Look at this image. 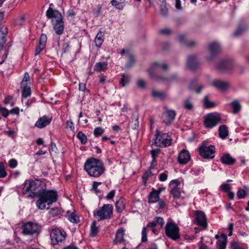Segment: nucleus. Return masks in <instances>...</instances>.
<instances>
[{
	"label": "nucleus",
	"mask_w": 249,
	"mask_h": 249,
	"mask_svg": "<svg viewBox=\"0 0 249 249\" xmlns=\"http://www.w3.org/2000/svg\"><path fill=\"white\" fill-rule=\"evenodd\" d=\"M38 197L39 198L36 202V206L38 209L44 210L46 208V204L48 206L47 208L48 209L50 205L57 200V194L55 191L46 190L43 188Z\"/></svg>",
	"instance_id": "nucleus-1"
},
{
	"label": "nucleus",
	"mask_w": 249,
	"mask_h": 249,
	"mask_svg": "<svg viewBox=\"0 0 249 249\" xmlns=\"http://www.w3.org/2000/svg\"><path fill=\"white\" fill-rule=\"evenodd\" d=\"M46 16L48 18L52 19V22L55 33L58 35L62 34L64 25L61 13L58 10L49 7L46 11Z\"/></svg>",
	"instance_id": "nucleus-2"
},
{
	"label": "nucleus",
	"mask_w": 249,
	"mask_h": 249,
	"mask_svg": "<svg viewBox=\"0 0 249 249\" xmlns=\"http://www.w3.org/2000/svg\"><path fill=\"white\" fill-rule=\"evenodd\" d=\"M84 168L90 176L95 178L99 177L105 171L102 162L99 160L93 158L87 160Z\"/></svg>",
	"instance_id": "nucleus-3"
},
{
	"label": "nucleus",
	"mask_w": 249,
	"mask_h": 249,
	"mask_svg": "<svg viewBox=\"0 0 249 249\" xmlns=\"http://www.w3.org/2000/svg\"><path fill=\"white\" fill-rule=\"evenodd\" d=\"M43 185L44 184L38 179L27 181L24 183V187L22 188V193L25 194L30 192L31 194L28 195V197L38 196L39 193L43 189Z\"/></svg>",
	"instance_id": "nucleus-4"
},
{
	"label": "nucleus",
	"mask_w": 249,
	"mask_h": 249,
	"mask_svg": "<svg viewBox=\"0 0 249 249\" xmlns=\"http://www.w3.org/2000/svg\"><path fill=\"white\" fill-rule=\"evenodd\" d=\"M154 144L160 147H164L169 146L172 143L171 138L166 133H161L157 130L154 139Z\"/></svg>",
	"instance_id": "nucleus-5"
},
{
	"label": "nucleus",
	"mask_w": 249,
	"mask_h": 249,
	"mask_svg": "<svg viewBox=\"0 0 249 249\" xmlns=\"http://www.w3.org/2000/svg\"><path fill=\"white\" fill-rule=\"evenodd\" d=\"M93 214L98 216L100 220L110 219L113 215V206L111 204H104Z\"/></svg>",
	"instance_id": "nucleus-6"
},
{
	"label": "nucleus",
	"mask_w": 249,
	"mask_h": 249,
	"mask_svg": "<svg viewBox=\"0 0 249 249\" xmlns=\"http://www.w3.org/2000/svg\"><path fill=\"white\" fill-rule=\"evenodd\" d=\"M66 233L57 228H53L50 232L52 244L53 245H59L65 240Z\"/></svg>",
	"instance_id": "nucleus-7"
},
{
	"label": "nucleus",
	"mask_w": 249,
	"mask_h": 249,
	"mask_svg": "<svg viewBox=\"0 0 249 249\" xmlns=\"http://www.w3.org/2000/svg\"><path fill=\"white\" fill-rule=\"evenodd\" d=\"M235 67L233 62L229 59H222L217 64L215 69L220 73H227L231 71Z\"/></svg>",
	"instance_id": "nucleus-8"
},
{
	"label": "nucleus",
	"mask_w": 249,
	"mask_h": 249,
	"mask_svg": "<svg viewBox=\"0 0 249 249\" xmlns=\"http://www.w3.org/2000/svg\"><path fill=\"white\" fill-rule=\"evenodd\" d=\"M166 235L174 240H177L180 238L179 234V228L174 223H167L165 226Z\"/></svg>",
	"instance_id": "nucleus-9"
},
{
	"label": "nucleus",
	"mask_w": 249,
	"mask_h": 249,
	"mask_svg": "<svg viewBox=\"0 0 249 249\" xmlns=\"http://www.w3.org/2000/svg\"><path fill=\"white\" fill-rule=\"evenodd\" d=\"M221 118L217 113H209L205 118L204 125L206 128H212L220 122Z\"/></svg>",
	"instance_id": "nucleus-10"
},
{
	"label": "nucleus",
	"mask_w": 249,
	"mask_h": 249,
	"mask_svg": "<svg viewBox=\"0 0 249 249\" xmlns=\"http://www.w3.org/2000/svg\"><path fill=\"white\" fill-rule=\"evenodd\" d=\"M22 230L23 234L33 235L39 232L40 227L37 224L28 222L22 226Z\"/></svg>",
	"instance_id": "nucleus-11"
},
{
	"label": "nucleus",
	"mask_w": 249,
	"mask_h": 249,
	"mask_svg": "<svg viewBox=\"0 0 249 249\" xmlns=\"http://www.w3.org/2000/svg\"><path fill=\"white\" fill-rule=\"evenodd\" d=\"M215 147L213 145H202L199 148V154L205 159H213L214 157Z\"/></svg>",
	"instance_id": "nucleus-12"
},
{
	"label": "nucleus",
	"mask_w": 249,
	"mask_h": 249,
	"mask_svg": "<svg viewBox=\"0 0 249 249\" xmlns=\"http://www.w3.org/2000/svg\"><path fill=\"white\" fill-rule=\"evenodd\" d=\"M211 86L222 92L227 91L231 87V84L227 81L214 79L211 83Z\"/></svg>",
	"instance_id": "nucleus-13"
},
{
	"label": "nucleus",
	"mask_w": 249,
	"mask_h": 249,
	"mask_svg": "<svg viewBox=\"0 0 249 249\" xmlns=\"http://www.w3.org/2000/svg\"><path fill=\"white\" fill-rule=\"evenodd\" d=\"M195 221L197 225L201 226L203 229L207 227V222L206 215L203 212L197 211L195 213Z\"/></svg>",
	"instance_id": "nucleus-14"
},
{
	"label": "nucleus",
	"mask_w": 249,
	"mask_h": 249,
	"mask_svg": "<svg viewBox=\"0 0 249 249\" xmlns=\"http://www.w3.org/2000/svg\"><path fill=\"white\" fill-rule=\"evenodd\" d=\"M159 68H161L163 70H167L168 68V66L167 64L165 63L160 64L158 62L154 63L147 71L151 78L156 77V71Z\"/></svg>",
	"instance_id": "nucleus-15"
},
{
	"label": "nucleus",
	"mask_w": 249,
	"mask_h": 249,
	"mask_svg": "<svg viewBox=\"0 0 249 249\" xmlns=\"http://www.w3.org/2000/svg\"><path fill=\"white\" fill-rule=\"evenodd\" d=\"M209 50L210 53V56L207 57L208 61H211L213 59V56L220 52L221 50V47L220 44L217 42H212L209 44Z\"/></svg>",
	"instance_id": "nucleus-16"
},
{
	"label": "nucleus",
	"mask_w": 249,
	"mask_h": 249,
	"mask_svg": "<svg viewBox=\"0 0 249 249\" xmlns=\"http://www.w3.org/2000/svg\"><path fill=\"white\" fill-rule=\"evenodd\" d=\"M187 67L191 70H195L198 68L200 65V62L195 55H191L188 57Z\"/></svg>",
	"instance_id": "nucleus-17"
},
{
	"label": "nucleus",
	"mask_w": 249,
	"mask_h": 249,
	"mask_svg": "<svg viewBox=\"0 0 249 249\" xmlns=\"http://www.w3.org/2000/svg\"><path fill=\"white\" fill-rule=\"evenodd\" d=\"M125 235V230L123 228L119 229L116 232L115 238L113 240V243L114 244H124L125 240L124 238Z\"/></svg>",
	"instance_id": "nucleus-18"
},
{
	"label": "nucleus",
	"mask_w": 249,
	"mask_h": 249,
	"mask_svg": "<svg viewBox=\"0 0 249 249\" xmlns=\"http://www.w3.org/2000/svg\"><path fill=\"white\" fill-rule=\"evenodd\" d=\"M52 121V118L43 116L39 118L35 124V126L38 128H43L49 125Z\"/></svg>",
	"instance_id": "nucleus-19"
},
{
	"label": "nucleus",
	"mask_w": 249,
	"mask_h": 249,
	"mask_svg": "<svg viewBox=\"0 0 249 249\" xmlns=\"http://www.w3.org/2000/svg\"><path fill=\"white\" fill-rule=\"evenodd\" d=\"M47 40V36L45 34H41L39 38L38 45L35 50V55H37L39 54L40 52L45 48Z\"/></svg>",
	"instance_id": "nucleus-20"
},
{
	"label": "nucleus",
	"mask_w": 249,
	"mask_h": 249,
	"mask_svg": "<svg viewBox=\"0 0 249 249\" xmlns=\"http://www.w3.org/2000/svg\"><path fill=\"white\" fill-rule=\"evenodd\" d=\"M191 157L189 152L186 149H183L178 156V161L182 164H186L190 160Z\"/></svg>",
	"instance_id": "nucleus-21"
},
{
	"label": "nucleus",
	"mask_w": 249,
	"mask_h": 249,
	"mask_svg": "<svg viewBox=\"0 0 249 249\" xmlns=\"http://www.w3.org/2000/svg\"><path fill=\"white\" fill-rule=\"evenodd\" d=\"M176 116V112L173 110H168L163 114V122L166 124H170L174 120Z\"/></svg>",
	"instance_id": "nucleus-22"
},
{
	"label": "nucleus",
	"mask_w": 249,
	"mask_h": 249,
	"mask_svg": "<svg viewBox=\"0 0 249 249\" xmlns=\"http://www.w3.org/2000/svg\"><path fill=\"white\" fill-rule=\"evenodd\" d=\"M222 162L225 164L232 165L235 162V159L229 154L224 155L221 159Z\"/></svg>",
	"instance_id": "nucleus-23"
},
{
	"label": "nucleus",
	"mask_w": 249,
	"mask_h": 249,
	"mask_svg": "<svg viewBox=\"0 0 249 249\" xmlns=\"http://www.w3.org/2000/svg\"><path fill=\"white\" fill-rule=\"evenodd\" d=\"M228 105L232 108L233 114L237 113L241 109V105L239 101L237 99L234 100Z\"/></svg>",
	"instance_id": "nucleus-24"
},
{
	"label": "nucleus",
	"mask_w": 249,
	"mask_h": 249,
	"mask_svg": "<svg viewBox=\"0 0 249 249\" xmlns=\"http://www.w3.org/2000/svg\"><path fill=\"white\" fill-rule=\"evenodd\" d=\"M218 132L219 137L222 139H225L229 135V131L227 126L226 125L220 126L218 129Z\"/></svg>",
	"instance_id": "nucleus-25"
},
{
	"label": "nucleus",
	"mask_w": 249,
	"mask_h": 249,
	"mask_svg": "<svg viewBox=\"0 0 249 249\" xmlns=\"http://www.w3.org/2000/svg\"><path fill=\"white\" fill-rule=\"evenodd\" d=\"M22 97L23 98H27L31 94V89L29 85H21Z\"/></svg>",
	"instance_id": "nucleus-26"
},
{
	"label": "nucleus",
	"mask_w": 249,
	"mask_h": 249,
	"mask_svg": "<svg viewBox=\"0 0 249 249\" xmlns=\"http://www.w3.org/2000/svg\"><path fill=\"white\" fill-rule=\"evenodd\" d=\"M107 68V62H98L96 63L94 67V70L96 71H105Z\"/></svg>",
	"instance_id": "nucleus-27"
},
{
	"label": "nucleus",
	"mask_w": 249,
	"mask_h": 249,
	"mask_svg": "<svg viewBox=\"0 0 249 249\" xmlns=\"http://www.w3.org/2000/svg\"><path fill=\"white\" fill-rule=\"evenodd\" d=\"M104 33L99 31L94 39V42L96 47H101L104 41Z\"/></svg>",
	"instance_id": "nucleus-28"
},
{
	"label": "nucleus",
	"mask_w": 249,
	"mask_h": 249,
	"mask_svg": "<svg viewBox=\"0 0 249 249\" xmlns=\"http://www.w3.org/2000/svg\"><path fill=\"white\" fill-rule=\"evenodd\" d=\"M125 0H112L110 2L111 5L119 10H123L124 7Z\"/></svg>",
	"instance_id": "nucleus-29"
},
{
	"label": "nucleus",
	"mask_w": 249,
	"mask_h": 249,
	"mask_svg": "<svg viewBox=\"0 0 249 249\" xmlns=\"http://www.w3.org/2000/svg\"><path fill=\"white\" fill-rule=\"evenodd\" d=\"M227 241V237L226 235L222 234L221 236V239L217 242L219 249H225Z\"/></svg>",
	"instance_id": "nucleus-30"
},
{
	"label": "nucleus",
	"mask_w": 249,
	"mask_h": 249,
	"mask_svg": "<svg viewBox=\"0 0 249 249\" xmlns=\"http://www.w3.org/2000/svg\"><path fill=\"white\" fill-rule=\"evenodd\" d=\"M159 192L157 191L152 192L149 196L148 199L149 203H155L159 199Z\"/></svg>",
	"instance_id": "nucleus-31"
},
{
	"label": "nucleus",
	"mask_w": 249,
	"mask_h": 249,
	"mask_svg": "<svg viewBox=\"0 0 249 249\" xmlns=\"http://www.w3.org/2000/svg\"><path fill=\"white\" fill-rule=\"evenodd\" d=\"M152 95L154 98L160 99H164L166 96L164 92L157 91L156 90H153L152 91Z\"/></svg>",
	"instance_id": "nucleus-32"
},
{
	"label": "nucleus",
	"mask_w": 249,
	"mask_h": 249,
	"mask_svg": "<svg viewBox=\"0 0 249 249\" xmlns=\"http://www.w3.org/2000/svg\"><path fill=\"white\" fill-rule=\"evenodd\" d=\"M125 208V204L122 198L119 199L116 202V208L118 213H121Z\"/></svg>",
	"instance_id": "nucleus-33"
},
{
	"label": "nucleus",
	"mask_w": 249,
	"mask_h": 249,
	"mask_svg": "<svg viewBox=\"0 0 249 249\" xmlns=\"http://www.w3.org/2000/svg\"><path fill=\"white\" fill-rule=\"evenodd\" d=\"M204 105L205 108H211L215 106V103L211 102L209 100V97L208 95H206L203 99Z\"/></svg>",
	"instance_id": "nucleus-34"
},
{
	"label": "nucleus",
	"mask_w": 249,
	"mask_h": 249,
	"mask_svg": "<svg viewBox=\"0 0 249 249\" xmlns=\"http://www.w3.org/2000/svg\"><path fill=\"white\" fill-rule=\"evenodd\" d=\"M247 30V26L245 24L240 25L233 35L234 36H238L244 33Z\"/></svg>",
	"instance_id": "nucleus-35"
},
{
	"label": "nucleus",
	"mask_w": 249,
	"mask_h": 249,
	"mask_svg": "<svg viewBox=\"0 0 249 249\" xmlns=\"http://www.w3.org/2000/svg\"><path fill=\"white\" fill-rule=\"evenodd\" d=\"M99 231L98 228L96 226V222L92 223L90 227V235L92 237L95 236Z\"/></svg>",
	"instance_id": "nucleus-36"
},
{
	"label": "nucleus",
	"mask_w": 249,
	"mask_h": 249,
	"mask_svg": "<svg viewBox=\"0 0 249 249\" xmlns=\"http://www.w3.org/2000/svg\"><path fill=\"white\" fill-rule=\"evenodd\" d=\"M170 194L174 198H179L180 196V192L177 187H174L171 189Z\"/></svg>",
	"instance_id": "nucleus-37"
},
{
	"label": "nucleus",
	"mask_w": 249,
	"mask_h": 249,
	"mask_svg": "<svg viewBox=\"0 0 249 249\" xmlns=\"http://www.w3.org/2000/svg\"><path fill=\"white\" fill-rule=\"evenodd\" d=\"M77 137L80 140L82 144H85L87 141V136L82 132H79L77 134Z\"/></svg>",
	"instance_id": "nucleus-38"
},
{
	"label": "nucleus",
	"mask_w": 249,
	"mask_h": 249,
	"mask_svg": "<svg viewBox=\"0 0 249 249\" xmlns=\"http://www.w3.org/2000/svg\"><path fill=\"white\" fill-rule=\"evenodd\" d=\"M153 221L155 223V225H160L161 228H162L164 224V220L161 217H156Z\"/></svg>",
	"instance_id": "nucleus-39"
},
{
	"label": "nucleus",
	"mask_w": 249,
	"mask_h": 249,
	"mask_svg": "<svg viewBox=\"0 0 249 249\" xmlns=\"http://www.w3.org/2000/svg\"><path fill=\"white\" fill-rule=\"evenodd\" d=\"M129 82V77L127 75H125L124 74H123L122 76L121 80H120V84L123 86H125V85L128 84Z\"/></svg>",
	"instance_id": "nucleus-40"
},
{
	"label": "nucleus",
	"mask_w": 249,
	"mask_h": 249,
	"mask_svg": "<svg viewBox=\"0 0 249 249\" xmlns=\"http://www.w3.org/2000/svg\"><path fill=\"white\" fill-rule=\"evenodd\" d=\"M153 79H156L157 81L161 82H165L169 83V78L168 76H158L156 73V77L152 78Z\"/></svg>",
	"instance_id": "nucleus-41"
},
{
	"label": "nucleus",
	"mask_w": 249,
	"mask_h": 249,
	"mask_svg": "<svg viewBox=\"0 0 249 249\" xmlns=\"http://www.w3.org/2000/svg\"><path fill=\"white\" fill-rule=\"evenodd\" d=\"M104 132V129L101 127H98L94 129V135L95 137H98L103 134Z\"/></svg>",
	"instance_id": "nucleus-42"
},
{
	"label": "nucleus",
	"mask_w": 249,
	"mask_h": 249,
	"mask_svg": "<svg viewBox=\"0 0 249 249\" xmlns=\"http://www.w3.org/2000/svg\"><path fill=\"white\" fill-rule=\"evenodd\" d=\"M69 220L74 223H77L78 221H79V218L78 216L76 215V214L73 213H71L69 217Z\"/></svg>",
	"instance_id": "nucleus-43"
},
{
	"label": "nucleus",
	"mask_w": 249,
	"mask_h": 249,
	"mask_svg": "<svg viewBox=\"0 0 249 249\" xmlns=\"http://www.w3.org/2000/svg\"><path fill=\"white\" fill-rule=\"evenodd\" d=\"M29 75L27 72L24 73V77L21 82V85H29Z\"/></svg>",
	"instance_id": "nucleus-44"
},
{
	"label": "nucleus",
	"mask_w": 249,
	"mask_h": 249,
	"mask_svg": "<svg viewBox=\"0 0 249 249\" xmlns=\"http://www.w3.org/2000/svg\"><path fill=\"white\" fill-rule=\"evenodd\" d=\"M8 33V28L6 26H2L0 30V36H3L6 38V36Z\"/></svg>",
	"instance_id": "nucleus-45"
},
{
	"label": "nucleus",
	"mask_w": 249,
	"mask_h": 249,
	"mask_svg": "<svg viewBox=\"0 0 249 249\" xmlns=\"http://www.w3.org/2000/svg\"><path fill=\"white\" fill-rule=\"evenodd\" d=\"M6 175L7 173L5 171L4 165L2 162H0V178H4Z\"/></svg>",
	"instance_id": "nucleus-46"
},
{
	"label": "nucleus",
	"mask_w": 249,
	"mask_h": 249,
	"mask_svg": "<svg viewBox=\"0 0 249 249\" xmlns=\"http://www.w3.org/2000/svg\"><path fill=\"white\" fill-rule=\"evenodd\" d=\"M184 107L187 109H191L193 107V105L189 99H187L184 101Z\"/></svg>",
	"instance_id": "nucleus-47"
},
{
	"label": "nucleus",
	"mask_w": 249,
	"mask_h": 249,
	"mask_svg": "<svg viewBox=\"0 0 249 249\" xmlns=\"http://www.w3.org/2000/svg\"><path fill=\"white\" fill-rule=\"evenodd\" d=\"M156 226V225H155V223L153 222V221L148 223L147 225V228L151 230V231L154 233H156L157 231Z\"/></svg>",
	"instance_id": "nucleus-48"
},
{
	"label": "nucleus",
	"mask_w": 249,
	"mask_h": 249,
	"mask_svg": "<svg viewBox=\"0 0 249 249\" xmlns=\"http://www.w3.org/2000/svg\"><path fill=\"white\" fill-rule=\"evenodd\" d=\"M247 195L246 192L244 190L239 189L237 192V196L239 199L244 198Z\"/></svg>",
	"instance_id": "nucleus-49"
},
{
	"label": "nucleus",
	"mask_w": 249,
	"mask_h": 249,
	"mask_svg": "<svg viewBox=\"0 0 249 249\" xmlns=\"http://www.w3.org/2000/svg\"><path fill=\"white\" fill-rule=\"evenodd\" d=\"M160 152V150L159 149H154L151 151V154L152 155V159L153 160V162H155L156 158L158 156Z\"/></svg>",
	"instance_id": "nucleus-50"
},
{
	"label": "nucleus",
	"mask_w": 249,
	"mask_h": 249,
	"mask_svg": "<svg viewBox=\"0 0 249 249\" xmlns=\"http://www.w3.org/2000/svg\"><path fill=\"white\" fill-rule=\"evenodd\" d=\"M142 242H145L147 241V233H146V228L143 227L142 231Z\"/></svg>",
	"instance_id": "nucleus-51"
},
{
	"label": "nucleus",
	"mask_w": 249,
	"mask_h": 249,
	"mask_svg": "<svg viewBox=\"0 0 249 249\" xmlns=\"http://www.w3.org/2000/svg\"><path fill=\"white\" fill-rule=\"evenodd\" d=\"M24 16H21L16 19V24L19 25H23L24 24Z\"/></svg>",
	"instance_id": "nucleus-52"
},
{
	"label": "nucleus",
	"mask_w": 249,
	"mask_h": 249,
	"mask_svg": "<svg viewBox=\"0 0 249 249\" xmlns=\"http://www.w3.org/2000/svg\"><path fill=\"white\" fill-rule=\"evenodd\" d=\"M221 188L223 191L227 192V193L229 192V191H230V190H231L230 185L229 184H226V183L223 184L221 186Z\"/></svg>",
	"instance_id": "nucleus-53"
},
{
	"label": "nucleus",
	"mask_w": 249,
	"mask_h": 249,
	"mask_svg": "<svg viewBox=\"0 0 249 249\" xmlns=\"http://www.w3.org/2000/svg\"><path fill=\"white\" fill-rule=\"evenodd\" d=\"M6 41V39L5 37L3 36H0V51H1L3 49Z\"/></svg>",
	"instance_id": "nucleus-54"
},
{
	"label": "nucleus",
	"mask_w": 249,
	"mask_h": 249,
	"mask_svg": "<svg viewBox=\"0 0 249 249\" xmlns=\"http://www.w3.org/2000/svg\"><path fill=\"white\" fill-rule=\"evenodd\" d=\"M0 111L4 117H7L10 113V111H9L6 108L0 107Z\"/></svg>",
	"instance_id": "nucleus-55"
},
{
	"label": "nucleus",
	"mask_w": 249,
	"mask_h": 249,
	"mask_svg": "<svg viewBox=\"0 0 249 249\" xmlns=\"http://www.w3.org/2000/svg\"><path fill=\"white\" fill-rule=\"evenodd\" d=\"M17 161L15 159H11L9 161V165L12 168H15L17 166Z\"/></svg>",
	"instance_id": "nucleus-56"
},
{
	"label": "nucleus",
	"mask_w": 249,
	"mask_h": 249,
	"mask_svg": "<svg viewBox=\"0 0 249 249\" xmlns=\"http://www.w3.org/2000/svg\"><path fill=\"white\" fill-rule=\"evenodd\" d=\"M160 33L162 35H168L171 33V30L168 28L161 29L160 31Z\"/></svg>",
	"instance_id": "nucleus-57"
},
{
	"label": "nucleus",
	"mask_w": 249,
	"mask_h": 249,
	"mask_svg": "<svg viewBox=\"0 0 249 249\" xmlns=\"http://www.w3.org/2000/svg\"><path fill=\"white\" fill-rule=\"evenodd\" d=\"M67 128H69L71 130L73 131L74 129V126L73 123L71 121H67L66 122Z\"/></svg>",
	"instance_id": "nucleus-58"
},
{
	"label": "nucleus",
	"mask_w": 249,
	"mask_h": 249,
	"mask_svg": "<svg viewBox=\"0 0 249 249\" xmlns=\"http://www.w3.org/2000/svg\"><path fill=\"white\" fill-rule=\"evenodd\" d=\"M137 85L141 88H144L145 87V82L142 79H140L137 81Z\"/></svg>",
	"instance_id": "nucleus-59"
},
{
	"label": "nucleus",
	"mask_w": 249,
	"mask_h": 249,
	"mask_svg": "<svg viewBox=\"0 0 249 249\" xmlns=\"http://www.w3.org/2000/svg\"><path fill=\"white\" fill-rule=\"evenodd\" d=\"M75 15V12H74L73 9H69L67 12V16L68 17H71L72 18H74Z\"/></svg>",
	"instance_id": "nucleus-60"
},
{
	"label": "nucleus",
	"mask_w": 249,
	"mask_h": 249,
	"mask_svg": "<svg viewBox=\"0 0 249 249\" xmlns=\"http://www.w3.org/2000/svg\"><path fill=\"white\" fill-rule=\"evenodd\" d=\"M129 61L130 62V64H128L127 65V68L131 67L132 66V65L133 64V63H134V57L133 55H132L131 54L129 55Z\"/></svg>",
	"instance_id": "nucleus-61"
},
{
	"label": "nucleus",
	"mask_w": 249,
	"mask_h": 249,
	"mask_svg": "<svg viewBox=\"0 0 249 249\" xmlns=\"http://www.w3.org/2000/svg\"><path fill=\"white\" fill-rule=\"evenodd\" d=\"M169 82L176 81L178 79V76L176 74H173L168 76Z\"/></svg>",
	"instance_id": "nucleus-62"
},
{
	"label": "nucleus",
	"mask_w": 249,
	"mask_h": 249,
	"mask_svg": "<svg viewBox=\"0 0 249 249\" xmlns=\"http://www.w3.org/2000/svg\"><path fill=\"white\" fill-rule=\"evenodd\" d=\"M115 194V190H112L107 195L106 198L108 199H111L114 196Z\"/></svg>",
	"instance_id": "nucleus-63"
},
{
	"label": "nucleus",
	"mask_w": 249,
	"mask_h": 249,
	"mask_svg": "<svg viewBox=\"0 0 249 249\" xmlns=\"http://www.w3.org/2000/svg\"><path fill=\"white\" fill-rule=\"evenodd\" d=\"M167 178V175L165 173H162L160 175L159 179L161 181H164Z\"/></svg>",
	"instance_id": "nucleus-64"
}]
</instances>
